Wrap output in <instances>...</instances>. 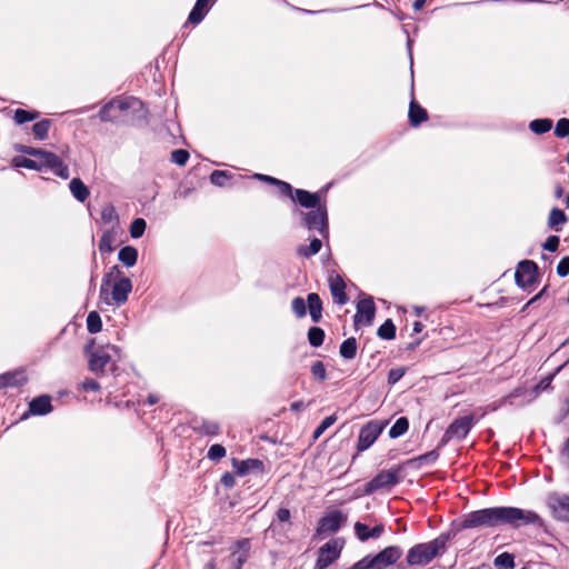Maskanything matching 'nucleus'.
Instances as JSON below:
<instances>
[{
    "instance_id": "f704fd0d",
    "label": "nucleus",
    "mask_w": 569,
    "mask_h": 569,
    "mask_svg": "<svg viewBox=\"0 0 569 569\" xmlns=\"http://www.w3.org/2000/svg\"><path fill=\"white\" fill-rule=\"evenodd\" d=\"M493 565L498 569H515V556L509 552H502L495 558Z\"/></svg>"
},
{
    "instance_id": "774afa93",
    "label": "nucleus",
    "mask_w": 569,
    "mask_h": 569,
    "mask_svg": "<svg viewBox=\"0 0 569 569\" xmlns=\"http://www.w3.org/2000/svg\"><path fill=\"white\" fill-rule=\"evenodd\" d=\"M561 453L562 456L569 458V438L566 440Z\"/></svg>"
},
{
    "instance_id": "79ce46f5",
    "label": "nucleus",
    "mask_w": 569,
    "mask_h": 569,
    "mask_svg": "<svg viewBox=\"0 0 569 569\" xmlns=\"http://www.w3.org/2000/svg\"><path fill=\"white\" fill-rule=\"evenodd\" d=\"M146 228H147L146 220L142 218H136L131 222L130 228H129L131 238L138 239V238L142 237L146 231Z\"/></svg>"
},
{
    "instance_id": "2f4dec72",
    "label": "nucleus",
    "mask_w": 569,
    "mask_h": 569,
    "mask_svg": "<svg viewBox=\"0 0 569 569\" xmlns=\"http://www.w3.org/2000/svg\"><path fill=\"white\" fill-rule=\"evenodd\" d=\"M552 120L549 118H540L530 121L529 129L536 134H543L551 130Z\"/></svg>"
},
{
    "instance_id": "338daca9",
    "label": "nucleus",
    "mask_w": 569,
    "mask_h": 569,
    "mask_svg": "<svg viewBox=\"0 0 569 569\" xmlns=\"http://www.w3.org/2000/svg\"><path fill=\"white\" fill-rule=\"evenodd\" d=\"M306 408V405L303 401L299 400V401H295L290 405V410L291 411H295V412H298V411H301Z\"/></svg>"
},
{
    "instance_id": "052dcab7",
    "label": "nucleus",
    "mask_w": 569,
    "mask_h": 569,
    "mask_svg": "<svg viewBox=\"0 0 569 569\" xmlns=\"http://www.w3.org/2000/svg\"><path fill=\"white\" fill-rule=\"evenodd\" d=\"M555 373L549 375L540 380V382L536 386L537 391H545L550 388L551 382L553 380Z\"/></svg>"
},
{
    "instance_id": "e2e57ef3",
    "label": "nucleus",
    "mask_w": 569,
    "mask_h": 569,
    "mask_svg": "<svg viewBox=\"0 0 569 569\" xmlns=\"http://www.w3.org/2000/svg\"><path fill=\"white\" fill-rule=\"evenodd\" d=\"M276 515H277L278 521H280V522H289L290 517H291L290 510L288 508L278 509Z\"/></svg>"
},
{
    "instance_id": "603ef678",
    "label": "nucleus",
    "mask_w": 569,
    "mask_h": 569,
    "mask_svg": "<svg viewBox=\"0 0 569 569\" xmlns=\"http://www.w3.org/2000/svg\"><path fill=\"white\" fill-rule=\"evenodd\" d=\"M226 448L222 445H212L207 453V457L212 461H218L226 456Z\"/></svg>"
},
{
    "instance_id": "5701e85b",
    "label": "nucleus",
    "mask_w": 569,
    "mask_h": 569,
    "mask_svg": "<svg viewBox=\"0 0 569 569\" xmlns=\"http://www.w3.org/2000/svg\"><path fill=\"white\" fill-rule=\"evenodd\" d=\"M322 301L318 293L311 292L307 296V311L315 323L322 319Z\"/></svg>"
},
{
    "instance_id": "aec40b11",
    "label": "nucleus",
    "mask_w": 569,
    "mask_h": 569,
    "mask_svg": "<svg viewBox=\"0 0 569 569\" xmlns=\"http://www.w3.org/2000/svg\"><path fill=\"white\" fill-rule=\"evenodd\" d=\"M121 98H114L103 104L99 111V119L102 122H116L119 120L121 112H119V104Z\"/></svg>"
},
{
    "instance_id": "2eb2a0df",
    "label": "nucleus",
    "mask_w": 569,
    "mask_h": 569,
    "mask_svg": "<svg viewBox=\"0 0 569 569\" xmlns=\"http://www.w3.org/2000/svg\"><path fill=\"white\" fill-rule=\"evenodd\" d=\"M376 315V306L372 297H366L357 303V311L353 316V323L358 327L360 323L371 325Z\"/></svg>"
},
{
    "instance_id": "9b49d317",
    "label": "nucleus",
    "mask_w": 569,
    "mask_h": 569,
    "mask_svg": "<svg viewBox=\"0 0 569 569\" xmlns=\"http://www.w3.org/2000/svg\"><path fill=\"white\" fill-rule=\"evenodd\" d=\"M387 426V421L370 420L359 431L357 450L362 452L369 449Z\"/></svg>"
},
{
    "instance_id": "37998d69",
    "label": "nucleus",
    "mask_w": 569,
    "mask_h": 569,
    "mask_svg": "<svg viewBox=\"0 0 569 569\" xmlns=\"http://www.w3.org/2000/svg\"><path fill=\"white\" fill-rule=\"evenodd\" d=\"M291 308L297 318H303L307 315V300L296 297L291 301Z\"/></svg>"
},
{
    "instance_id": "423d86ee",
    "label": "nucleus",
    "mask_w": 569,
    "mask_h": 569,
    "mask_svg": "<svg viewBox=\"0 0 569 569\" xmlns=\"http://www.w3.org/2000/svg\"><path fill=\"white\" fill-rule=\"evenodd\" d=\"M402 556L398 546H389L376 555H367L357 561L350 569H386L395 565Z\"/></svg>"
},
{
    "instance_id": "c756f323",
    "label": "nucleus",
    "mask_w": 569,
    "mask_h": 569,
    "mask_svg": "<svg viewBox=\"0 0 569 569\" xmlns=\"http://www.w3.org/2000/svg\"><path fill=\"white\" fill-rule=\"evenodd\" d=\"M358 343L355 337H350L342 341L339 348L340 356L346 360H351L356 357Z\"/></svg>"
},
{
    "instance_id": "72a5a7b5",
    "label": "nucleus",
    "mask_w": 569,
    "mask_h": 569,
    "mask_svg": "<svg viewBox=\"0 0 569 569\" xmlns=\"http://www.w3.org/2000/svg\"><path fill=\"white\" fill-rule=\"evenodd\" d=\"M396 326L391 319H387L377 331L380 339L392 340L396 337Z\"/></svg>"
},
{
    "instance_id": "49530a36",
    "label": "nucleus",
    "mask_w": 569,
    "mask_h": 569,
    "mask_svg": "<svg viewBox=\"0 0 569 569\" xmlns=\"http://www.w3.org/2000/svg\"><path fill=\"white\" fill-rule=\"evenodd\" d=\"M113 237L110 232H104L99 240V251L101 253H110L113 251Z\"/></svg>"
},
{
    "instance_id": "58836bf2",
    "label": "nucleus",
    "mask_w": 569,
    "mask_h": 569,
    "mask_svg": "<svg viewBox=\"0 0 569 569\" xmlns=\"http://www.w3.org/2000/svg\"><path fill=\"white\" fill-rule=\"evenodd\" d=\"M439 458V452L437 450H431L423 455L418 456L415 459L408 460L405 465L418 463V466L435 463Z\"/></svg>"
},
{
    "instance_id": "6e6552de",
    "label": "nucleus",
    "mask_w": 569,
    "mask_h": 569,
    "mask_svg": "<svg viewBox=\"0 0 569 569\" xmlns=\"http://www.w3.org/2000/svg\"><path fill=\"white\" fill-rule=\"evenodd\" d=\"M109 349L116 353L120 351L119 347L113 345L97 350H90L89 345L86 347L88 368L98 377L104 376L109 370L113 372L117 369L116 362L112 361L111 355L108 352Z\"/></svg>"
},
{
    "instance_id": "3c124183",
    "label": "nucleus",
    "mask_w": 569,
    "mask_h": 569,
    "mask_svg": "<svg viewBox=\"0 0 569 569\" xmlns=\"http://www.w3.org/2000/svg\"><path fill=\"white\" fill-rule=\"evenodd\" d=\"M101 220L104 223L118 221V214H117L116 208L112 204L109 203L102 208Z\"/></svg>"
},
{
    "instance_id": "0eeeda50",
    "label": "nucleus",
    "mask_w": 569,
    "mask_h": 569,
    "mask_svg": "<svg viewBox=\"0 0 569 569\" xmlns=\"http://www.w3.org/2000/svg\"><path fill=\"white\" fill-rule=\"evenodd\" d=\"M119 112L122 121L133 127L148 126V109L144 103L136 97H122L119 104Z\"/></svg>"
},
{
    "instance_id": "bb28decb",
    "label": "nucleus",
    "mask_w": 569,
    "mask_h": 569,
    "mask_svg": "<svg viewBox=\"0 0 569 569\" xmlns=\"http://www.w3.org/2000/svg\"><path fill=\"white\" fill-rule=\"evenodd\" d=\"M12 166L16 168H26L36 171H43L44 169H47V164L41 163V161L20 156L14 157L12 159Z\"/></svg>"
},
{
    "instance_id": "a211bd4d",
    "label": "nucleus",
    "mask_w": 569,
    "mask_h": 569,
    "mask_svg": "<svg viewBox=\"0 0 569 569\" xmlns=\"http://www.w3.org/2000/svg\"><path fill=\"white\" fill-rule=\"evenodd\" d=\"M328 282L333 301L339 306L346 305L349 299L346 293V283L342 277L338 273H331L328 278Z\"/></svg>"
},
{
    "instance_id": "b1692460",
    "label": "nucleus",
    "mask_w": 569,
    "mask_h": 569,
    "mask_svg": "<svg viewBox=\"0 0 569 569\" xmlns=\"http://www.w3.org/2000/svg\"><path fill=\"white\" fill-rule=\"evenodd\" d=\"M408 117L410 124L416 128L428 119V112L415 99H412L409 104Z\"/></svg>"
},
{
    "instance_id": "13d9d810",
    "label": "nucleus",
    "mask_w": 569,
    "mask_h": 569,
    "mask_svg": "<svg viewBox=\"0 0 569 569\" xmlns=\"http://www.w3.org/2000/svg\"><path fill=\"white\" fill-rule=\"evenodd\" d=\"M557 274L559 277H566L569 274V256L561 258L557 266Z\"/></svg>"
},
{
    "instance_id": "bf43d9fd",
    "label": "nucleus",
    "mask_w": 569,
    "mask_h": 569,
    "mask_svg": "<svg viewBox=\"0 0 569 569\" xmlns=\"http://www.w3.org/2000/svg\"><path fill=\"white\" fill-rule=\"evenodd\" d=\"M81 388L84 390V391H99L100 390V385L97 380L94 379H86L82 383H81Z\"/></svg>"
},
{
    "instance_id": "ea45409f",
    "label": "nucleus",
    "mask_w": 569,
    "mask_h": 569,
    "mask_svg": "<svg viewBox=\"0 0 569 569\" xmlns=\"http://www.w3.org/2000/svg\"><path fill=\"white\" fill-rule=\"evenodd\" d=\"M200 433L206 436H217L220 432V426L213 420H202L198 427Z\"/></svg>"
},
{
    "instance_id": "0e129e2a",
    "label": "nucleus",
    "mask_w": 569,
    "mask_h": 569,
    "mask_svg": "<svg viewBox=\"0 0 569 569\" xmlns=\"http://www.w3.org/2000/svg\"><path fill=\"white\" fill-rule=\"evenodd\" d=\"M385 531V526L382 523H379L377 526H375L373 528H371L370 530V535L371 536V539H378Z\"/></svg>"
},
{
    "instance_id": "8fccbe9b",
    "label": "nucleus",
    "mask_w": 569,
    "mask_h": 569,
    "mask_svg": "<svg viewBox=\"0 0 569 569\" xmlns=\"http://www.w3.org/2000/svg\"><path fill=\"white\" fill-rule=\"evenodd\" d=\"M555 136L558 138L569 137V119L561 118L557 121L555 127Z\"/></svg>"
},
{
    "instance_id": "e433bc0d",
    "label": "nucleus",
    "mask_w": 569,
    "mask_h": 569,
    "mask_svg": "<svg viewBox=\"0 0 569 569\" xmlns=\"http://www.w3.org/2000/svg\"><path fill=\"white\" fill-rule=\"evenodd\" d=\"M325 337V331L320 327H311L308 330V341L310 346L315 348H318L323 343Z\"/></svg>"
},
{
    "instance_id": "de8ad7c7",
    "label": "nucleus",
    "mask_w": 569,
    "mask_h": 569,
    "mask_svg": "<svg viewBox=\"0 0 569 569\" xmlns=\"http://www.w3.org/2000/svg\"><path fill=\"white\" fill-rule=\"evenodd\" d=\"M370 530L371 528H369V526L366 523H362L360 521H357L355 523V533L360 541H367L371 539V536H369Z\"/></svg>"
},
{
    "instance_id": "a19ab883",
    "label": "nucleus",
    "mask_w": 569,
    "mask_h": 569,
    "mask_svg": "<svg viewBox=\"0 0 569 569\" xmlns=\"http://www.w3.org/2000/svg\"><path fill=\"white\" fill-rule=\"evenodd\" d=\"M39 117V112L37 111H28L24 109H17L14 111L13 119L16 123L23 124L29 121H33Z\"/></svg>"
},
{
    "instance_id": "ddd939ff",
    "label": "nucleus",
    "mask_w": 569,
    "mask_h": 569,
    "mask_svg": "<svg viewBox=\"0 0 569 569\" xmlns=\"http://www.w3.org/2000/svg\"><path fill=\"white\" fill-rule=\"evenodd\" d=\"M343 541L340 539H331L320 547L316 561V569H326L333 563L341 553Z\"/></svg>"
},
{
    "instance_id": "a878e982",
    "label": "nucleus",
    "mask_w": 569,
    "mask_h": 569,
    "mask_svg": "<svg viewBox=\"0 0 569 569\" xmlns=\"http://www.w3.org/2000/svg\"><path fill=\"white\" fill-rule=\"evenodd\" d=\"M69 189L74 199L79 202H84L90 196L89 188L80 178H73L69 183Z\"/></svg>"
},
{
    "instance_id": "cd10ccee",
    "label": "nucleus",
    "mask_w": 569,
    "mask_h": 569,
    "mask_svg": "<svg viewBox=\"0 0 569 569\" xmlns=\"http://www.w3.org/2000/svg\"><path fill=\"white\" fill-rule=\"evenodd\" d=\"M118 259L128 268L133 267L138 260V250L132 246H124L118 252Z\"/></svg>"
},
{
    "instance_id": "7ed1b4c3",
    "label": "nucleus",
    "mask_w": 569,
    "mask_h": 569,
    "mask_svg": "<svg viewBox=\"0 0 569 569\" xmlns=\"http://www.w3.org/2000/svg\"><path fill=\"white\" fill-rule=\"evenodd\" d=\"M131 291V280L123 276L118 266H112L103 274L99 296L106 305L120 307L128 301Z\"/></svg>"
},
{
    "instance_id": "680f3d73",
    "label": "nucleus",
    "mask_w": 569,
    "mask_h": 569,
    "mask_svg": "<svg viewBox=\"0 0 569 569\" xmlns=\"http://www.w3.org/2000/svg\"><path fill=\"white\" fill-rule=\"evenodd\" d=\"M220 482L228 489L232 488L236 485V478L230 472H224L220 479Z\"/></svg>"
},
{
    "instance_id": "1a4fd4ad",
    "label": "nucleus",
    "mask_w": 569,
    "mask_h": 569,
    "mask_svg": "<svg viewBox=\"0 0 569 569\" xmlns=\"http://www.w3.org/2000/svg\"><path fill=\"white\" fill-rule=\"evenodd\" d=\"M403 468L405 463L398 465L389 470H381L370 481L366 483L365 492L367 495H371L375 491L395 487L401 481V473L403 471Z\"/></svg>"
},
{
    "instance_id": "dca6fc26",
    "label": "nucleus",
    "mask_w": 569,
    "mask_h": 569,
    "mask_svg": "<svg viewBox=\"0 0 569 569\" xmlns=\"http://www.w3.org/2000/svg\"><path fill=\"white\" fill-rule=\"evenodd\" d=\"M250 549V539L242 538L236 541L230 557L233 569H242V566L248 561Z\"/></svg>"
},
{
    "instance_id": "6ab92c4d",
    "label": "nucleus",
    "mask_w": 569,
    "mask_h": 569,
    "mask_svg": "<svg viewBox=\"0 0 569 569\" xmlns=\"http://www.w3.org/2000/svg\"><path fill=\"white\" fill-rule=\"evenodd\" d=\"M52 411L51 397L48 395H42L33 398L29 403L28 412L23 413L22 419L29 417V415L33 416H43Z\"/></svg>"
},
{
    "instance_id": "7c9ffc66",
    "label": "nucleus",
    "mask_w": 569,
    "mask_h": 569,
    "mask_svg": "<svg viewBox=\"0 0 569 569\" xmlns=\"http://www.w3.org/2000/svg\"><path fill=\"white\" fill-rule=\"evenodd\" d=\"M321 247H322L321 240L318 239V238H312L310 240L309 246H300V247H298L297 253L300 257L310 258V257L317 254L321 250Z\"/></svg>"
},
{
    "instance_id": "a18cd8bd",
    "label": "nucleus",
    "mask_w": 569,
    "mask_h": 569,
    "mask_svg": "<svg viewBox=\"0 0 569 569\" xmlns=\"http://www.w3.org/2000/svg\"><path fill=\"white\" fill-rule=\"evenodd\" d=\"M311 375L316 380L323 381L327 379L326 366L322 361L317 360L311 366Z\"/></svg>"
},
{
    "instance_id": "4c0bfd02",
    "label": "nucleus",
    "mask_w": 569,
    "mask_h": 569,
    "mask_svg": "<svg viewBox=\"0 0 569 569\" xmlns=\"http://www.w3.org/2000/svg\"><path fill=\"white\" fill-rule=\"evenodd\" d=\"M87 329L90 333H98L102 329L101 317L97 311H90L87 316Z\"/></svg>"
},
{
    "instance_id": "393cba45",
    "label": "nucleus",
    "mask_w": 569,
    "mask_h": 569,
    "mask_svg": "<svg viewBox=\"0 0 569 569\" xmlns=\"http://www.w3.org/2000/svg\"><path fill=\"white\" fill-rule=\"evenodd\" d=\"M232 466L239 476H246L252 470H260L263 463L259 459L232 460Z\"/></svg>"
},
{
    "instance_id": "c85d7f7f",
    "label": "nucleus",
    "mask_w": 569,
    "mask_h": 569,
    "mask_svg": "<svg viewBox=\"0 0 569 569\" xmlns=\"http://www.w3.org/2000/svg\"><path fill=\"white\" fill-rule=\"evenodd\" d=\"M567 220H568V218L563 210H561L559 208H553V209H551V211L549 213L548 226H549V228H551L556 231H560L561 226L565 224L567 222Z\"/></svg>"
},
{
    "instance_id": "5fc2aeb1",
    "label": "nucleus",
    "mask_w": 569,
    "mask_h": 569,
    "mask_svg": "<svg viewBox=\"0 0 569 569\" xmlns=\"http://www.w3.org/2000/svg\"><path fill=\"white\" fill-rule=\"evenodd\" d=\"M228 178H229L228 172L221 171V170H214L210 174L211 183L214 186H218V187H223Z\"/></svg>"
},
{
    "instance_id": "4468645a",
    "label": "nucleus",
    "mask_w": 569,
    "mask_h": 569,
    "mask_svg": "<svg viewBox=\"0 0 569 569\" xmlns=\"http://www.w3.org/2000/svg\"><path fill=\"white\" fill-rule=\"evenodd\" d=\"M538 266L532 260H522L518 263L515 272L516 284L527 289L537 281Z\"/></svg>"
},
{
    "instance_id": "4d7b16f0",
    "label": "nucleus",
    "mask_w": 569,
    "mask_h": 569,
    "mask_svg": "<svg viewBox=\"0 0 569 569\" xmlns=\"http://www.w3.org/2000/svg\"><path fill=\"white\" fill-rule=\"evenodd\" d=\"M560 243V239L558 236H549L547 240L542 243L543 250L555 252L557 251Z\"/></svg>"
},
{
    "instance_id": "6e6d98bb",
    "label": "nucleus",
    "mask_w": 569,
    "mask_h": 569,
    "mask_svg": "<svg viewBox=\"0 0 569 569\" xmlns=\"http://www.w3.org/2000/svg\"><path fill=\"white\" fill-rule=\"evenodd\" d=\"M406 373L405 367L392 368L388 372V383L396 385Z\"/></svg>"
},
{
    "instance_id": "9d476101",
    "label": "nucleus",
    "mask_w": 569,
    "mask_h": 569,
    "mask_svg": "<svg viewBox=\"0 0 569 569\" xmlns=\"http://www.w3.org/2000/svg\"><path fill=\"white\" fill-rule=\"evenodd\" d=\"M477 423V419L473 415H467L455 419L446 429L442 438L440 439V446H446L453 439H465L473 426Z\"/></svg>"
},
{
    "instance_id": "69168bd1",
    "label": "nucleus",
    "mask_w": 569,
    "mask_h": 569,
    "mask_svg": "<svg viewBox=\"0 0 569 569\" xmlns=\"http://www.w3.org/2000/svg\"><path fill=\"white\" fill-rule=\"evenodd\" d=\"M253 178L257 180L264 181L267 183L273 184L276 182L277 178H273L271 176L262 174V173H254Z\"/></svg>"
},
{
    "instance_id": "473e14b6",
    "label": "nucleus",
    "mask_w": 569,
    "mask_h": 569,
    "mask_svg": "<svg viewBox=\"0 0 569 569\" xmlns=\"http://www.w3.org/2000/svg\"><path fill=\"white\" fill-rule=\"evenodd\" d=\"M409 429V421L406 417L398 418L389 429V437L397 439L405 435Z\"/></svg>"
},
{
    "instance_id": "864d4df0",
    "label": "nucleus",
    "mask_w": 569,
    "mask_h": 569,
    "mask_svg": "<svg viewBox=\"0 0 569 569\" xmlns=\"http://www.w3.org/2000/svg\"><path fill=\"white\" fill-rule=\"evenodd\" d=\"M189 157V152L184 149H176L171 152V161L178 166H184Z\"/></svg>"
},
{
    "instance_id": "f257e3e1",
    "label": "nucleus",
    "mask_w": 569,
    "mask_h": 569,
    "mask_svg": "<svg viewBox=\"0 0 569 569\" xmlns=\"http://www.w3.org/2000/svg\"><path fill=\"white\" fill-rule=\"evenodd\" d=\"M508 527L515 530L525 527L541 529L543 519L533 510L518 507H489L466 513L458 523V531L472 528Z\"/></svg>"
},
{
    "instance_id": "412c9836",
    "label": "nucleus",
    "mask_w": 569,
    "mask_h": 569,
    "mask_svg": "<svg viewBox=\"0 0 569 569\" xmlns=\"http://www.w3.org/2000/svg\"><path fill=\"white\" fill-rule=\"evenodd\" d=\"M212 7L211 0H197L189 13L188 22L192 24L200 23Z\"/></svg>"
},
{
    "instance_id": "f8f14e48",
    "label": "nucleus",
    "mask_w": 569,
    "mask_h": 569,
    "mask_svg": "<svg viewBox=\"0 0 569 569\" xmlns=\"http://www.w3.org/2000/svg\"><path fill=\"white\" fill-rule=\"evenodd\" d=\"M347 521V515L340 509H335L319 519L317 526V535L325 537L336 533Z\"/></svg>"
},
{
    "instance_id": "f03ea898",
    "label": "nucleus",
    "mask_w": 569,
    "mask_h": 569,
    "mask_svg": "<svg viewBox=\"0 0 569 569\" xmlns=\"http://www.w3.org/2000/svg\"><path fill=\"white\" fill-rule=\"evenodd\" d=\"M295 201L308 211H299L301 226L309 231H317L322 238L329 237V218L326 202H321L320 191L305 189L295 191Z\"/></svg>"
},
{
    "instance_id": "c9c22d12",
    "label": "nucleus",
    "mask_w": 569,
    "mask_h": 569,
    "mask_svg": "<svg viewBox=\"0 0 569 569\" xmlns=\"http://www.w3.org/2000/svg\"><path fill=\"white\" fill-rule=\"evenodd\" d=\"M51 127L49 119H42L32 126V132L38 140H44L48 137Z\"/></svg>"
},
{
    "instance_id": "39448f33",
    "label": "nucleus",
    "mask_w": 569,
    "mask_h": 569,
    "mask_svg": "<svg viewBox=\"0 0 569 569\" xmlns=\"http://www.w3.org/2000/svg\"><path fill=\"white\" fill-rule=\"evenodd\" d=\"M14 150L17 152L37 158L36 160L47 164V169L52 171L61 179H68L70 176L68 166L61 160L60 157L51 151L20 143L14 144Z\"/></svg>"
},
{
    "instance_id": "4be33fe9",
    "label": "nucleus",
    "mask_w": 569,
    "mask_h": 569,
    "mask_svg": "<svg viewBox=\"0 0 569 569\" xmlns=\"http://www.w3.org/2000/svg\"><path fill=\"white\" fill-rule=\"evenodd\" d=\"M27 382L24 370L19 369L0 375V387H20Z\"/></svg>"
},
{
    "instance_id": "20e7f679",
    "label": "nucleus",
    "mask_w": 569,
    "mask_h": 569,
    "mask_svg": "<svg viewBox=\"0 0 569 569\" xmlns=\"http://www.w3.org/2000/svg\"><path fill=\"white\" fill-rule=\"evenodd\" d=\"M458 530L453 533L442 532L437 538L429 542L417 543L411 547L406 556L408 566H426L430 563L436 557L441 555L447 549V543L452 537L456 536Z\"/></svg>"
},
{
    "instance_id": "f3484780",
    "label": "nucleus",
    "mask_w": 569,
    "mask_h": 569,
    "mask_svg": "<svg viewBox=\"0 0 569 569\" xmlns=\"http://www.w3.org/2000/svg\"><path fill=\"white\" fill-rule=\"evenodd\" d=\"M548 505L555 517L562 521H569V496L553 493L548 498Z\"/></svg>"
},
{
    "instance_id": "c03bdc74",
    "label": "nucleus",
    "mask_w": 569,
    "mask_h": 569,
    "mask_svg": "<svg viewBox=\"0 0 569 569\" xmlns=\"http://www.w3.org/2000/svg\"><path fill=\"white\" fill-rule=\"evenodd\" d=\"M337 421V416L331 415L326 417L320 425L313 431V439H318L329 427H331Z\"/></svg>"
},
{
    "instance_id": "09e8293b",
    "label": "nucleus",
    "mask_w": 569,
    "mask_h": 569,
    "mask_svg": "<svg viewBox=\"0 0 569 569\" xmlns=\"http://www.w3.org/2000/svg\"><path fill=\"white\" fill-rule=\"evenodd\" d=\"M273 186H277L279 188V193L283 197H289L295 201V191L297 189H293L292 186L286 181L276 179V182Z\"/></svg>"
}]
</instances>
